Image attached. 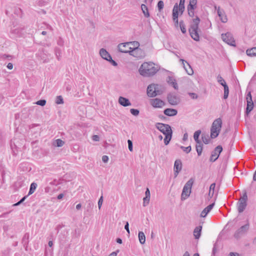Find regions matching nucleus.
Listing matches in <instances>:
<instances>
[{
    "label": "nucleus",
    "instance_id": "f8f14e48",
    "mask_svg": "<svg viewBox=\"0 0 256 256\" xmlns=\"http://www.w3.org/2000/svg\"><path fill=\"white\" fill-rule=\"evenodd\" d=\"M129 54L130 55L138 58H141L144 56L142 50L138 48H132Z\"/></svg>",
    "mask_w": 256,
    "mask_h": 256
},
{
    "label": "nucleus",
    "instance_id": "a878e982",
    "mask_svg": "<svg viewBox=\"0 0 256 256\" xmlns=\"http://www.w3.org/2000/svg\"><path fill=\"white\" fill-rule=\"evenodd\" d=\"M178 11H179V10H178V4H176L174 6L173 10H172V19L176 20V18H178Z\"/></svg>",
    "mask_w": 256,
    "mask_h": 256
},
{
    "label": "nucleus",
    "instance_id": "ea45409f",
    "mask_svg": "<svg viewBox=\"0 0 256 256\" xmlns=\"http://www.w3.org/2000/svg\"><path fill=\"white\" fill-rule=\"evenodd\" d=\"M180 27V28L181 31L183 34H185L186 32V28H185V25L182 20L180 21L179 23Z\"/></svg>",
    "mask_w": 256,
    "mask_h": 256
},
{
    "label": "nucleus",
    "instance_id": "5701e85b",
    "mask_svg": "<svg viewBox=\"0 0 256 256\" xmlns=\"http://www.w3.org/2000/svg\"><path fill=\"white\" fill-rule=\"evenodd\" d=\"M202 226H196L194 230V236L196 239H198L201 235Z\"/></svg>",
    "mask_w": 256,
    "mask_h": 256
},
{
    "label": "nucleus",
    "instance_id": "c756f323",
    "mask_svg": "<svg viewBox=\"0 0 256 256\" xmlns=\"http://www.w3.org/2000/svg\"><path fill=\"white\" fill-rule=\"evenodd\" d=\"M138 236L140 242L141 244H144L146 242V236L144 233L142 232H139Z\"/></svg>",
    "mask_w": 256,
    "mask_h": 256
},
{
    "label": "nucleus",
    "instance_id": "49530a36",
    "mask_svg": "<svg viewBox=\"0 0 256 256\" xmlns=\"http://www.w3.org/2000/svg\"><path fill=\"white\" fill-rule=\"evenodd\" d=\"M93 206H94V204H93L92 202L91 201L88 200V205L86 206L87 211L89 212L90 210H92Z\"/></svg>",
    "mask_w": 256,
    "mask_h": 256
},
{
    "label": "nucleus",
    "instance_id": "cd10ccee",
    "mask_svg": "<svg viewBox=\"0 0 256 256\" xmlns=\"http://www.w3.org/2000/svg\"><path fill=\"white\" fill-rule=\"evenodd\" d=\"M141 8L145 17L148 18L150 16V14L148 10V7L144 4L141 5Z\"/></svg>",
    "mask_w": 256,
    "mask_h": 256
},
{
    "label": "nucleus",
    "instance_id": "f03ea898",
    "mask_svg": "<svg viewBox=\"0 0 256 256\" xmlns=\"http://www.w3.org/2000/svg\"><path fill=\"white\" fill-rule=\"evenodd\" d=\"M222 126V120L220 118H218L213 122L210 128V137L212 138H214L218 136Z\"/></svg>",
    "mask_w": 256,
    "mask_h": 256
},
{
    "label": "nucleus",
    "instance_id": "a19ab883",
    "mask_svg": "<svg viewBox=\"0 0 256 256\" xmlns=\"http://www.w3.org/2000/svg\"><path fill=\"white\" fill-rule=\"evenodd\" d=\"M157 6H158V11L160 12L163 9L164 6V4L163 1L162 0L158 1V2Z\"/></svg>",
    "mask_w": 256,
    "mask_h": 256
},
{
    "label": "nucleus",
    "instance_id": "5fc2aeb1",
    "mask_svg": "<svg viewBox=\"0 0 256 256\" xmlns=\"http://www.w3.org/2000/svg\"><path fill=\"white\" fill-rule=\"evenodd\" d=\"M188 95L192 99L194 100L197 99L198 98V96L194 92H189Z\"/></svg>",
    "mask_w": 256,
    "mask_h": 256
},
{
    "label": "nucleus",
    "instance_id": "1a4fd4ad",
    "mask_svg": "<svg viewBox=\"0 0 256 256\" xmlns=\"http://www.w3.org/2000/svg\"><path fill=\"white\" fill-rule=\"evenodd\" d=\"M150 102V105L154 108H161L166 104L164 101L158 98L151 99Z\"/></svg>",
    "mask_w": 256,
    "mask_h": 256
},
{
    "label": "nucleus",
    "instance_id": "9b49d317",
    "mask_svg": "<svg viewBox=\"0 0 256 256\" xmlns=\"http://www.w3.org/2000/svg\"><path fill=\"white\" fill-rule=\"evenodd\" d=\"M247 105L246 108V113L248 115L249 113L253 110L254 103L252 100V96L250 92H249L246 96Z\"/></svg>",
    "mask_w": 256,
    "mask_h": 256
},
{
    "label": "nucleus",
    "instance_id": "f3484780",
    "mask_svg": "<svg viewBox=\"0 0 256 256\" xmlns=\"http://www.w3.org/2000/svg\"><path fill=\"white\" fill-rule=\"evenodd\" d=\"M215 8L217 10L218 14L220 17L222 22L224 23L227 22L228 18L224 10H221L219 6L217 8L216 6H215Z\"/></svg>",
    "mask_w": 256,
    "mask_h": 256
},
{
    "label": "nucleus",
    "instance_id": "58836bf2",
    "mask_svg": "<svg viewBox=\"0 0 256 256\" xmlns=\"http://www.w3.org/2000/svg\"><path fill=\"white\" fill-rule=\"evenodd\" d=\"M56 103L58 104H64V100L62 96H58L56 97Z\"/></svg>",
    "mask_w": 256,
    "mask_h": 256
},
{
    "label": "nucleus",
    "instance_id": "338daca9",
    "mask_svg": "<svg viewBox=\"0 0 256 256\" xmlns=\"http://www.w3.org/2000/svg\"><path fill=\"white\" fill-rule=\"evenodd\" d=\"M120 250H118L116 252H112L108 256H116L118 252H119Z\"/></svg>",
    "mask_w": 256,
    "mask_h": 256
},
{
    "label": "nucleus",
    "instance_id": "c03bdc74",
    "mask_svg": "<svg viewBox=\"0 0 256 256\" xmlns=\"http://www.w3.org/2000/svg\"><path fill=\"white\" fill-rule=\"evenodd\" d=\"M130 112L132 115L134 116H138L140 113V111L138 109L134 108H131L130 110Z\"/></svg>",
    "mask_w": 256,
    "mask_h": 256
},
{
    "label": "nucleus",
    "instance_id": "20e7f679",
    "mask_svg": "<svg viewBox=\"0 0 256 256\" xmlns=\"http://www.w3.org/2000/svg\"><path fill=\"white\" fill-rule=\"evenodd\" d=\"M193 182L194 181L191 178L184 186L181 195L182 200H185L190 196Z\"/></svg>",
    "mask_w": 256,
    "mask_h": 256
},
{
    "label": "nucleus",
    "instance_id": "6e6552de",
    "mask_svg": "<svg viewBox=\"0 0 256 256\" xmlns=\"http://www.w3.org/2000/svg\"><path fill=\"white\" fill-rule=\"evenodd\" d=\"M167 99L168 102L171 105H177L180 102V98L179 96L174 93H170L168 94Z\"/></svg>",
    "mask_w": 256,
    "mask_h": 256
},
{
    "label": "nucleus",
    "instance_id": "69168bd1",
    "mask_svg": "<svg viewBox=\"0 0 256 256\" xmlns=\"http://www.w3.org/2000/svg\"><path fill=\"white\" fill-rule=\"evenodd\" d=\"M92 139L93 140L97 142L99 141L100 138L98 135H94L92 136Z\"/></svg>",
    "mask_w": 256,
    "mask_h": 256
},
{
    "label": "nucleus",
    "instance_id": "423d86ee",
    "mask_svg": "<svg viewBox=\"0 0 256 256\" xmlns=\"http://www.w3.org/2000/svg\"><path fill=\"white\" fill-rule=\"evenodd\" d=\"M156 127L164 135L172 134L171 126L168 124L158 122L156 124Z\"/></svg>",
    "mask_w": 256,
    "mask_h": 256
},
{
    "label": "nucleus",
    "instance_id": "6ab92c4d",
    "mask_svg": "<svg viewBox=\"0 0 256 256\" xmlns=\"http://www.w3.org/2000/svg\"><path fill=\"white\" fill-rule=\"evenodd\" d=\"M118 102L120 105L124 107L131 106L132 104L128 98L123 96L119 97Z\"/></svg>",
    "mask_w": 256,
    "mask_h": 256
},
{
    "label": "nucleus",
    "instance_id": "aec40b11",
    "mask_svg": "<svg viewBox=\"0 0 256 256\" xmlns=\"http://www.w3.org/2000/svg\"><path fill=\"white\" fill-rule=\"evenodd\" d=\"M23 28L20 26H14L11 30V32L16 36H20L23 34Z\"/></svg>",
    "mask_w": 256,
    "mask_h": 256
},
{
    "label": "nucleus",
    "instance_id": "72a5a7b5",
    "mask_svg": "<svg viewBox=\"0 0 256 256\" xmlns=\"http://www.w3.org/2000/svg\"><path fill=\"white\" fill-rule=\"evenodd\" d=\"M201 134V131L200 130H196L194 134V138L196 141V143H200L201 142L200 140L198 139L200 135Z\"/></svg>",
    "mask_w": 256,
    "mask_h": 256
},
{
    "label": "nucleus",
    "instance_id": "2eb2a0df",
    "mask_svg": "<svg viewBox=\"0 0 256 256\" xmlns=\"http://www.w3.org/2000/svg\"><path fill=\"white\" fill-rule=\"evenodd\" d=\"M156 84H150L147 88V94L149 97L153 98L156 96Z\"/></svg>",
    "mask_w": 256,
    "mask_h": 256
},
{
    "label": "nucleus",
    "instance_id": "b1692460",
    "mask_svg": "<svg viewBox=\"0 0 256 256\" xmlns=\"http://www.w3.org/2000/svg\"><path fill=\"white\" fill-rule=\"evenodd\" d=\"M167 82L168 84H172V86L175 90L178 89V86L176 82V80L172 76H169L168 77Z\"/></svg>",
    "mask_w": 256,
    "mask_h": 256
},
{
    "label": "nucleus",
    "instance_id": "4be33fe9",
    "mask_svg": "<svg viewBox=\"0 0 256 256\" xmlns=\"http://www.w3.org/2000/svg\"><path fill=\"white\" fill-rule=\"evenodd\" d=\"M100 54L101 57L106 60H108L111 56L110 54L104 48H101L100 50Z\"/></svg>",
    "mask_w": 256,
    "mask_h": 256
},
{
    "label": "nucleus",
    "instance_id": "680f3d73",
    "mask_svg": "<svg viewBox=\"0 0 256 256\" xmlns=\"http://www.w3.org/2000/svg\"><path fill=\"white\" fill-rule=\"evenodd\" d=\"M108 157L107 156H102V160L105 163L108 162Z\"/></svg>",
    "mask_w": 256,
    "mask_h": 256
},
{
    "label": "nucleus",
    "instance_id": "e2e57ef3",
    "mask_svg": "<svg viewBox=\"0 0 256 256\" xmlns=\"http://www.w3.org/2000/svg\"><path fill=\"white\" fill-rule=\"evenodd\" d=\"M196 8V6H193L192 4H188V9H190L192 10H194Z\"/></svg>",
    "mask_w": 256,
    "mask_h": 256
},
{
    "label": "nucleus",
    "instance_id": "774afa93",
    "mask_svg": "<svg viewBox=\"0 0 256 256\" xmlns=\"http://www.w3.org/2000/svg\"><path fill=\"white\" fill-rule=\"evenodd\" d=\"M11 211H10L8 212H4L1 215H0V218H6V216Z\"/></svg>",
    "mask_w": 256,
    "mask_h": 256
},
{
    "label": "nucleus",
    "instance_id": "f704fd0d",
    "mask_svg": "<svg viewBox=\"0 0 256 256\" xmlns=\"http://www.w3.org/2000/svg\"><path fill=\"white\" fill-rule=\"evenodd\" d=\"M172 134H168L165 135V138H164V143L166 145H168L170 142V141L172 138Z\"/></svg>",
    "mask_w": 256,
    "mask_h": 256
},
{
    "label": "nucleus",
    "instance_id": "6e6d98bb",
    "mask_svg": "<svg viewBox=\"0 0 256 256\" xmlns=\"http://www.w3.org/2000/svg\"><path fill=\"white\" fill-rule=\"evenodd\" d=\"M102 202H103V196H102L100 197V199H99V200L98 201V207L99 209H100L101 206H102Z\"/></svg>",
    "mask_w": 256,
    "mask_h": 256
},
{
    "label": "nucleus",
    "instance_id": "4468645a",
    "mask_svg": "<svg viewBox=\"0 0 256 256\" xmlns=\"http://www.w3.org/2000/svg\"><path fill=\"white\" fill-rule=\"evenodd\" d=\"M182 169V162L180 160H176L174 166V178H176Z\"/></svg>",
    "mask_w": 256,
    "mask_h": 256
},
{
    "label": "nucleus",
    "instance_id": "79ce46f5",
    "mask_svg": "<svg viewBox=\"0 0 256 256\" xmlns=\"http://www.w3.org/2000/svg\"><path fill=\"white\" fill-rule=\"evenodd\" d=\"M202 140L205 144H208L210 142V138L208 136H202Z\"/></svg>",
    "mask_w": 256,
    "mask_h": 256
},
{
    "label": "nucleus",
    "instance_id": "603ef678",
    "mask_svg": "<svg viewBox=\"0 0 256 256\" xmlns=\"http://www.w3.org/2000/svg\"><path fill=\"white\" fill-rule=\"evenodd\" d=\"M146 198H148V202L147 204H148L150 199V192L148 188H146V190L145 192Z\"/></svg>",
    "mask_w": 256,
    "mask_h": 256
},
{
    "label": "nucleus",
    "instance_id": "bb28decb",
    "mask_svg": "<svg viewBox=\"0 0 256 256\" xmlns=\"http://www.w3.org/2000/svg\"><path fill=\"white\" fill-rule=\"evenodd\" d=\"M246 54L250 56H256V47H254L250 49H248Z\"/></svg>",
    "mask_w": 256,
    "mask_h": 256
},
{
    "label": "nucleus",
    "instance_id": "a211bd4d",
    "mask_svg": "<svg viewBox=\"0 0 256 256\" xmlns=\"http://www.w3.org/2000/svg\"><path fill=\"white\" fill-rule=\"evenodd\" d=\"M198 29L190 28L189 32L192 38L196 41L200 40V36L198 32Z\"/></svg>",
    "mask_w": 256,
    "mask_h": 256
},
{
    "label": "nucleus",
    "instance_id": "de8ad7c7",
    "mask_svg": "<svg viewBox=\"0 0 256 256\" xmlns=\"http://www.w3.org/2000/svg\"><path fill=\"white\" fill-rule=\"evenodd\" d=\"M36 104L39 106H44L46 104V100H40L37 101Z\"/></svg>",
    "mask_w": 256,
    "mask_h": 256
},
{
    "label": "nucleus",
    "instance_id": "37998d69",
    "mask_svg": "<svg viewBox=\"0 0 256 256\" xmlns=\"http://www.w3.org/2000/svg\"><path fill=\"white\" fill-rule=\"evenodd\" d=\"M180 148L184 152H186V154L189 153L191 150L192 148L190 146H188L187 147H184V146H180Z\"/></svg>",
    "mask_w": 256,
    "mask_h": 256
},
{
    "label": "nucleus",
    "instance_id": "2f4dec72",
    "mask_svg": "<svg viewBox=\"0 0 256 256\" xmlns=\"http://www.w3.org/2000/svg\"><path fill=\"white\" fill-rule=\"evenodd\" d=\"M37 187V184L35 182H32L30 186V188L28 192V196L32 194Z\"/></svg>",
    "mask_w": 256,
    "mask_h": 256
},
{
    "label": "nucleus",
    "instance_id": "dca6fc26",
    "mask_svg": "<svg viewBox=\"0 0 256 256\" xmlns=\"http://www.w3.org/2000/svg\"><path fill=\"white\" fill-rule=\"evenodd\" d=\"M180 61L182 62L183 67L184 68L186 73L188 75H192L194 74V71L190 64L186 61L183 59H180Z\"/></svg>",
    "mask_w": 256,
    "mask_h": 256
},
{
    "label": "nucleus",
    "instance_id": "0e129e2a",
    "mask_svg": "<svg viewBox=\"0 0 256 256\" xmlns=\"http://www.w3.org/2000/svg\"><path fill=\"white\" fill-rule=\"evenodd\" d=\"M197 0H190L189 4L196 6Z\"/></svg>",
    "mask_w": 256,
    "mask_h": 256
},
{
    "label": "nucleus",
    "instance_id": "09e8293b",
    "mask_svg": "<svg viewBox=\"0 0 256 256\" xmlns=\"http://www.w3.org/2000/svg\"><path fill=\"white\" fill-rule=\"evenodd\" d=\"M156 96L160 95L162 94V91L160 90V86L158 84H156Z\"/></svg>",
    "mask_w": 256,
    "mask_h": 256
},
{
    "label": "nucleus",
    "instance_id": "393cba45",
    "mask_svg": "<svg viewBox=\"0 0 256 256\" xmlns=\"http://www.w3.org/2000/svg\"><path fill=\"white\" fill-rule=\"evenodd\" d=\"M200 22V18L198 16H196L195 18L193 19L192 24H191L190 28L198 29Z\"/></svg>",
    "mask_w": 256,
    "mask_h": 256
},
{
    "label": "nucleus",
    "instance_id": "4d7b16f0",
    "mask_svg": "<svg viewBox=\"0 0 256 256\" xmlns=\"http://www.w3.org/2000/svg\"><path fill=\"white\" fill-rule=\"evenodd\" d=\"M129 43H132L131 46H133V48H138L140 44L138 42H129Z\"/></svg>",
    "mask_w": 256,
    "mask_h": 256
},
{
    "label": "nucleus",
    "instance_id": "39448f33",
    "mask_svg": "<svg viewBox=\"0 0 256 256\" xmlns=\"http://www.w3.org/2000/svg\"><path fill=\"white\" fill-rule=\"evenodd\" d=\"M250 224L247 222L246 224L242 226L238 229L234 234V237L237 240L240 238L242 236L245 235L248 230H249Z\"/></svg>",
    "mask_w": 256,
    "mask_h": 256
},
{
    "label": "nucleus",
    "instance_id": "f257e3e1",
    "mask_svg": "<svg viewBox=\"0 0 256 256\" xmlns=\"http://www.w3.org/2000/svg\"><path fill=\"white\" fill-rule=\"evenodd\" d=\"M158 70V66L154 63L146 62L141 65L139 69V72L144 76H150L156 74Z\"/></svg>",
    "mask_w": 256,
    "mask_h": 256
},
{
    "label": "nucleus",
    "instance_id": "0eeeda50",
    "mask_svg": "<svg viewBox=\"0 0 256 256\" xmlns=\"http://www.w3.org/2000/svg\"><path fill=\"white\" fill-rule=\"evenodd\" d=\"M221 37L222 40L226 43L232 46H236L235 40L232 34L230 32H228L226 34H222Z\"/></svg>",
    "mask_w": 256,
    "mask_h": 256
},
{
    "label": "nucleus",
    "instance_id": "a18cd8bd",
    "mask_svg": "<svg viewBox=\"0 0 256 256\" xmlns=\"http://www.w3.org/2000/svg\"><path fill=\"white\" fill-rule=\"evenodd\" d=\"M28 196H24L20 201L17 202L16 203L12 205L13 206H16L20 205L25 200L26 198Z\"/></svg>",
    "mask_w": 256,
    "mask_h": 256
},
{
    "label": "nucleus",
    "instance_id": "7ed1b4c3",
    "mask_svg": "<svg viewBox=\"0 0 256 256\" xmlns=\"http://www.w3.org/2000/svg\"><path fill=\"white\" fill-rule=\"evenodd\" d=\"M248 196L246 192H244L240 197L237 202V208L239 213L242 212L247 206Z\"/></svg>",
    "mask_w": 256,
    "mask_h": 256
},
{
    "label": "nucleus",
    "instance_id": "7c9ffc66",
    "mask_svg": "<svg viewBox=\"0 0 256 256\" xmlns=\"http://www.w3.org/2000/svg\"><path fill=\"white\" fill-rule=\"evenodd\" d=\"M185 0H180L179 6H178L179 12L182 14L184 10Z\"/></svg>",
    "mask_w": 256,
    "mask_h": 256
},
{
    "label": "nucleus",
    "instance_id": "3c124183",
    "mask_svg": "<svg viewBox=\"0 0 256 256\" xmlns=\"http://www.w3.org/2000/svg\"><path fill=\"white\" fill-rule=\"evenodd\" d=\"M209 212H208L206 211V208H204L203 210L200 213V217L202 218H204L206 216V215L208 214Z\"/></svg>",
    "mask_w": 256,
    "mask_h": 256
},
{
    "label": "nucleus",
    "instance_id": "bf43d9fd",
    "mask_svg": "<svg viewBox=\"0 0 256 256\" xmlns=\"http://www.w3.org/2000/svg\"><path fill=\"white\" fill-rule=\"evenodd\" d=\"M194 10H190V9H188V16H190L193 17L194 16Z\"/></svg>",
    "mask_w": 256,
    "mask_h": 256
},
{
    "label": "nucleus",
    "instance_id": "ddd939ff",
    "mask_svg": "<svg viewBox=\"0 0 256 256\" xmlns=\"http://www.w3.org/2000/svg\"><path fill=\"white\" fill-rule=\"evenodd\" d=\"M222 150V148L221 146H217L214 151L212 152L210 158V160L212 162L216 161L218 158Z\"/></svg>",
    "mask_w": 256,
    "mask_h": 256
},
{
    "label": "nucleus",
    "instance_id": "9d476101",
    "mask_svg": "<svg viewBox=\"0 0 256 256\" xmlns=\"http://www.w3.org/2000/svg\"><path fill=\"white\" fill-rule=\"evenodd\" d=\"M131 44L128 42L119 44L118 46V50L123 53H129L130 50L132 49Z\"/></svg>",
    "mask_w": 256,
    "mask_h": 256
},
{
    "label": "nucleus",
    "instance_id": "c9c22d12",
    "mask_svg": "<svg viewBox=\"0 0 256 256\" xmlns=\"http://www.w3.org/2000/svg\"><path fill=\"white\" fill-rule=\"evenodd\" d=\"M64 142L62 140L57 139L54 142V145L58 147H60L64 145Z\"/></svg>",
    "mask_w": 256,
    "mask_h": 256
},
{
    "label": "nucleus",
    "instance_id": "052dcab7",
    "mask_svg": "<svg viewBox=\"0 0 256 256\" xmlns=\"http://www.w3.org/2000/svg\"><path fill=\"white\" fill-rule=\"evenodd\" d=\"M124 229L128 232V234H130V230H129V224L128 222H126V224L124 226Z\"/></svg>",
    "mask_w": 256,
    "mask_h": 256
},
{
    "label": "nucleus",
    "instance_id": "c85d7f7f",
    "mask_svg": "<svg viewBox=\"0 0 256 256\" xmlns=\"http://www.w3.org/2000/svg\"><path fill=\"white\" fill-rule=\"evenodd\" d=\"M202 146L203 144L202 142H200V143H196V148L198 156L202 154Z\"/></svg>",
    "mask_w": 256,
    "mask_h": 256
},
{
    "label": "nucleus",
    "instance_id": "8fccbe9b",
    "mask_svg": "<svg viewBox=\"0 0 256 256\" xmlns=\"http://www.w3.org/2000/svg\"><path fill=\"white\" fill-rule=\"evenodd\" d=\"M214 203H212V204H210V205H208V206H207L206 208H205L207 212H210V211L212 209V208H214Z\"/></svg>",
    "mask_w": 256,
    "mask_h": 256
},
{
    "label": "nucleus",
    "instance_id": "473e14b6",
    "mask_svg": "<svg viewBox=\"0 0 256 256\" xmlns=\"http://www.w3.org/2000/svg\"><path fill=\"white\" fill-rule=\"evenodd\" d=\"M216 187V184L212 183L210 184L208 192V196L211 198L213 196L214 194V190Z\"/></svg>",
    "mask_w": 256,
    "mask_h": 256
},
{
    "label": "nucleus",
    "instance_id": "4c0bfd02",
    "mask_svg": "<svg viewBox=\"0 0 256 256\" xmlns=\"http://www.w3.org/2000/svg\"><path fill=\"white\" fill-rule=\"evenodd\" d=\"M218 82H219L223 86L225 85H227L225 80L223 79V78L219 74L217 76Z\"/></svg>",
    "mask_w": 256,
    "mask_h": 256
},
{
    "label": "nucleus",
    "instance_id": "13d9d810",
    "mask_svg": "<svg viewBox=\"0 0 256 256\" xmlns=\"http://www.w3.org/2000/svg\"><path fill=\"white\" fill-rule=\"evenodd\" d=\"M108 61L110 62V64L114 66H116L118 65L116 62L112 59V56L110 58H108Z\"/></svg>",
    "mask_w": 256,
    "mask_h": 256
},
{
    "label": "nucleus",
    "instance_id": "864d4df0",
    "mask_svg": "<svg viewBox=\"0 0 256 256\" xmlns=\"http://www.w3.org/2000/svg\"><path fill=\"white\" fill-rule=\"evenodd\" d=\"M128 150H130V151L132 152L133 150V148H132V140H128Z\"/></svg>",
    "mask_w": 256,
    "mask_h": 256
},
{
    "label": "nucleus",
    "instance_id": "e433bc0d",
    "mask_svg": "<svg viewBox=\"0 0 256 256\" xmlns=\"http://www.w3.org/2000/svg\"><path fill=\"white\" fill-rule=\"evenodd\" d=\"M224 98L226 99L228 96L229 94V89L228 85H225L224 86Z\"/></svg>",
    "mask_w": 256,
    "mask_h": 256
},
{
    "label": "nucleus",
    "instance_id": "412c9836",
    "mask_svg": "<svg viewBox=\"0 0 256 256\" xmlns=\"http://www.w3.org/2000/svg\"><path fill=\"white\" fill-rule=\"evenodd\" d=\"M164 113L167 116H172L177 114L178 111L176 109L168 108L164 110Z\"/></svg>",
    "mask_w": 256,
    "mask_h": 256
}]
</instances>
